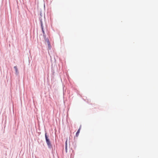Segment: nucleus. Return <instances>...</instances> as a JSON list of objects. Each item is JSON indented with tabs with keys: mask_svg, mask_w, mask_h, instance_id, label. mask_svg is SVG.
Returning a JSON list of instances; mask_svg holds the SVG:
<instances>
[{
	"mask_svg": "<svg viewBox=\"0 0 158 158\" xmlns=\"http://www.w3.org/2000/svg\"><path fill=\"white\" fill-rule=\"evenodd\" d=\"M81 127H80V128L78 129V130L77 131V133H76V135L77 137H78L79 135V134L80 133V130L81 129Z\"/></svg>",
	"mask_w": 158,
	"mask_h": 158,
	"instance_id": "3",
	"label": "nucleus"
},
{
	"mask_svg": "<svg viewBox=\"0 0 158 158\" xmlns=\"http://www.w3.org/2000/svg\"><path fill=\"white\" fill-rule=\"evenodd\" d=\"M45 135L47 143L49 147H50L51 146V143L48 137L47 136V133H45Z\"/></svg>",
	"mask_w": 158,
	"mask_h": 158,
	"instance_id": "1",
	"label": "nucleus"
},
{
	"mask_svg": "<svg viewBox=\"0 0 158 158\" xmlns=\"http://www.w3.org/2000/svg\"><path fill=\"white\" fill-rule=\"evenodd\" d=\"M14 68L15 70L16 74H18L19 73V71L17 67L16 66H15L14 67Z\"/></svg>",
	"mask_w": 158,
	"mask_h": 158,
	"instance_id": "2",
	"label": "nucleus"
},
{
	"mask_svg": "<svg viewBox=\"0 0 158 158\" xmlns=\"http://www.w3.org/2000/svg\"><path fill=\"white\" fill-rule=\"evenodd\" d=\"M41 26H42V29L43 33V36H44L45 37V33H44V29H43V27L42 25Z\"/></svg>",
	"mask_w": 158,
	"mask_h": 158,
	"instance_id": "6",
	"label": "nucleus"
},
{
	"mask_svg": "<svg viewBox=\"0 0 158 158\" xmlns=\"http://www.w3.org/2000/svg\"><path fill=\"white\" fill-rule=\"evenodd\" d=\"M47 44L48 45V48L49 49H50L51 48V45L49 42H48V43H47Z\"/></svg>",
	"mask_w": 158,
	"mask_h": 158,
	"instance_id": "4",
	"label": "nucleus"
},
{
	"mask_svg": "<svg viewBox=\"0 0 158 158\" xmlns=\"http://www.w3.org/2000/svg\"><path fill=\"white\" fill-rule=\"evenodd\" d=\"M67 140H66V141L65 142V150H66V152H67Z\"/></svg>",
	"mask_w": 158,
	"mask_h": 158,
	"instance_id": "5",
	"label": "nucleus"
},
{
	"mask_svg": "<svg viewBox=\"0 0 158 158\" xmlns=\"http://www.w3.org/2000/svg\"><path fill=\"white\" fill-rule=\"evenodd\" d=\"M45 41L47 42V43H48V42H49V40L48 39H45Z\"/></svg>",
	"mask_w": 158,
	"mask_h": 158,
	"instance_id": "7",
	"label": "nucleus"
}]
</instances>
